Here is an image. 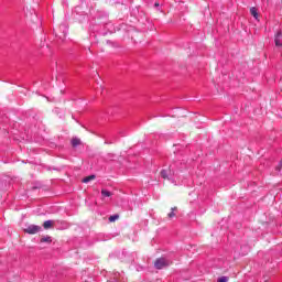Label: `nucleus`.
Listing matches in <instances>:
<instances>
[{"mask_svg": "<svg viewBox=\"0 0 282 282\" xmlns=\"http://www.w3.org/2000/svg\"><path fill=\"white\" fill-rule=\"evenodd\" d=\"M275 47H282V31H278L274 37Z\"/></svg>", "mask_w": 282, "mask_h": 282, "instance_id": "f03ea898", "label": "nucleus"}, {"mask_svg": "<svg viewBox=\"0 0 282 282\" xmlns=\"http://www.w3.org/2000/svg\"><path fill=\"white\" fill-rule=\"evenodd\" d=\"M154 7H155V8L160 7V3L156 2V3L154 4Z\"/></svg>", "mask_w": 282, "mask_h": 282, "instance_id": "2eb2a0df", "label": "nucleus"}, {"mask_svg": "<svg viewBox=\"0 0 282 282\" xmlns=\"http://www.w3.org/2000/svg\"><path fill=\"white\" fill-rule=\"evenodd\" d=\"M161 177H163V180H166L169 177V171L166 170L161 171Z\"/></svg>", "mask_w": 282, "mask_h": 282, "instance_id": "9b49d317", "label": "nucleus"}, {"mask_svg": "<svg viewBox=\"0 0 282 282\" xmlns=\"http://www.w3.org/2000/svg\"><path fill=\"white\" fill-rule=\"evenodd\" d=\"M101 195L102 197H111L113 194L107 189H101Z\"/></svg>", "mask_w": 282, "mask_h": 282, "instance_id": "1a4fd4ad", "label": "nucleus"}, {"mask_svg": "<svg viewBox=\"0 0 282 282\" xmlns=\"http://www.w3.org/2000/svg\"><path fill=\"white\" fill-rule=\"evenodd\" d=\"M26 19H29L31 23H34V18L32 17V13L30 14L26 13Z\"/></svg>", "mask_w": 282, "mask_h": 282, "instance_id": "ddd939ff", "label": "nucleus"}, {"mask_svg": "<svg viewBox=\"0 0 282 282\" xmlns=\"http://www.w3.org/2000/svg\"><path fill=\"white\" fill-rule=\"evenodd\" d=\"M250 13L252 14V17L258 20L259 19V13L257 12V8L252 7L250 9Z\"/></svg>", "mask_w": 282, "mask_h": 282, "instance_id": "0eeeda50", "label": "nucleus"}, {"mask_svg": "<svg viewBox=\"0 0 282 282\" xmlns=\"http://www.w3.org/2000/svg\"><path fill=\"white\" fill-rule=\"evenodd\" d=\"M43 228L45 230H50V228H54V220H46V221H44Z\"/></svg>", "mask_w": 282, "mask_h": 282, "instance_id": "39448f33", "label": "nucleus"}, {"mask_svg": "<svg viewBox=\"0 0 282 282\" xmlns=\"http://www.w3.org/2000/svg\"><path fill=\"white\" fill-rule=\"evenodd\" d=\"M94 180H96V175H89V176H86L85 178H83V183L88 184V182H91Z\"/></svg>", "mask_w": 282, "mask_h": 282, "instance_id": "423d86ee", "label": "nucleus"}, {"mask_svg": "<svg viewBox=\"0 0 282 282\" xmlns=\"http://www.w3.org/2000/svg\"><path fill=\"white\" fill-rule=\"evenodd\" d=\"M24 232H28V235H36V226L32 225L24 229Z\"/></svg>", "mask_w": 282, "mask_h": 282, "instance_id": "20e7f679", "label": "nucleus"}, {"mask_svg": "<svg viewBox=\"0 0 282 282\" xmlns=\"http://www.w3.org/2000/svg\"><path fill=\"white\" fill-rule=\"evenodd\" d=\"M52 243V237L51 236H42L40 238V246H50Z\"/></svg>", "mask_w": 282, "mask_h": 282, "instance_id": "7ed1b4c3", "label": "nucleus"}, {"mask_svg": "<svg viewBox=\"0 0 282 282\" xmlns=\"http://www.w3.org/2000/svg\"><path fill=\"white\" fill-rule=\"evenodd\" d=\"M169 265V262L166 259L164 258H159L155 262H154V268H156V270H162V268H166Z\"/></svg>", "mask_w": 282, "mask_h": 282, "instance_id": "f257e3e1", "label": "nucleus"}, {"mask_svg": "<svg viewBox=\"0 0 282 282\" xmlns=\"http://www.w3.org/2000/svg\"><path fill=\"white\" fill-rule=\"evenodd\" d=\"M175 210H177V207L172 208V212L170 214H167V217L170 219H173V217H175Z\"/></svg>", "mask_w": 282, "mask_h": 282, "instance_id": "9d476101", "label": "nucleus"}, {"mask_svg": "<svg viewBox=\"0 0 282 282\" xmlns=\"http://www.w3.org/2000/svg\"><path fill=\"white\" fill-rule=\"evenodd\" d=\"M79 144H80V139L78 138L72 139V147H79Z\"/></svg>", "mask_w": 282, "mask_h": 282, "instance_id": "6e6552de", "label": "nucleus"}, {"mask_svg": "<svg viewBox=\"0 0 282 282\" xmlns=\"http://www.w3.org/2000/svg\"><path fill=\"white\" fill-rule=\"evenodd\" d=\"M218 282H228V276H221L218 279Z\"/></svg>", "mask_w": 282, "mask_h": 282, "instance_id": "4468645a", "label": "nucleus"}, {"mask_svg": "<svg viewBox=\"0 0 282 282\" xmlns=\"http://www.w3.org/2000/svg\"><path fill=\"white\" fill-rule=\"evenodd\" d=\"M119 218H120L119 215H113V216H110V217H109V221H116V220H118Z\"/></svg>", "mask_w": 282, "mask_h": 282, "instance_id": "f8f14e48", "label": "nucleus"}, {"mask_svg": "<svg viewBox=\"0 0 282 282\" xmlns=\"http://www.w3.org/2000/svg\"><path fill=\"white\" fill-rule=\"evenodd\" d=\"M36 230H37V232H39V230H41V227H36Z\"/></svg>", "mask_w": 282, "mask_h": 282, "instance_id": "dca6fc26", "label": "nucleus"}]
</instances>
